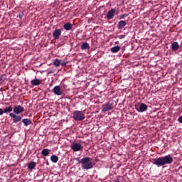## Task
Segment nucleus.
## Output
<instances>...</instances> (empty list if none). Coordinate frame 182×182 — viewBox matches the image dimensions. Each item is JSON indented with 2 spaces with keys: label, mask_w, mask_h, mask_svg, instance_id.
Instances as JSON below:
<instances>
[{
  "label": "nucleus",
  "mask_w": 182,
  "mask_h": 182,
  "mask_svg": "<svg viewBox=\"0 0 182 182\" xmlns=\"http://www.w3.org/2000/svg\"><path fill=\"white\" fill-rule=\"evenodd\" d=\"M173 157L170 155H166L165 156H161L159 158H154L151 160V164L160 168L164 165H170L173 163Z\"/></svg>",
  "instance_id": "f257e3e1"
},
{
  "label": "nucleus",
  "mask_w": 182,
  "mask_h": 182,
  "mask_svg": "<svg viewBox=\"0 0 182 182\" xmlns=\"http://www.w3.org/2000/svg\"><path fill=\"white\" fill-rule=\"evenodd\" d=\"M80 164H82V169L89 170L93 168V164H92L91 158L90 157L82 159L81 161H80Z\"/></svg>",
  "instance_id": "f03ea898"
},
{
  "label": "nucleus",
  "mask_w": 182,
  "mask_h": 182,
  "mask_svg": "<svg viewBox=\"0 0 182 182\" xmlns=\"http://www.w3.org/2000/svg\"><path fill=\"white\" fill-rule=\"evenodd\" d=\"M114 107H116V104L114 101H109L107 103L102 105V112L106 113L107 112L112 111Z\"/></svg>",
  "instance_id": "7ed1b4c3"
},
{
  "label": "nucleus",
  "mask_w": 182,
  "mask_h": 182,
  "mask_svg": "<svg viewBox=\"0 0 182 182\" xmlns=\"http://www.w3.org/2000/svg\"><path fill=\"white\" fill-rule=\"evenodd\" d=\"M73 119L75 121H82L85 120V114L79 110H75L73 112Z\"/></svg>",
  "instance_id": "20e7f679"
},
{
  "label": "nucleus",
  "mask_w": 182,
  "mask_h": 182,
  "mask_svg": "<svg viewBox=\"0 0 182 182\" xmlns=\"http://www.w3.org/2000/svg\"><path fill=\"white\" fill-rule=\"evenodd\" d=\"M70 149L75 152L80 151L82 149V146L79 143H73L70 145Z\"/></svg>",
  "instance_id": "39448f33"
},
{
  "label": "nucleus",
  "mask_w": 182,
  "mask_h": 182,
  "mask_svg": "<svg viewBox=\"0 0 182 182\" xmlns=\"http://www.w3.org/2000/svg\"><path fill=\"white\" fill-rule=\"evenodd\" d=\"M13 112L16 114H19L24 112V107L21 105L14 106V108H13Z\"/></svg>",
  "instance_id": "423d86ee"
},
{
  "label": "nucleus",
  "mask_w": 182,
  "mask_h": 182,
  "mask_svg": "<svg viewBox=\"0 0 182 182\" xmlns=\"http://www.w3.org/2000/svg\"><path fill=\"white\" fill-rule=\"evenodd\" d=\"M10 117H12L13 122L18 123L21 121H22V117H20L19 115H16L14 113H10L9 114Z\"/></svg>",
  "instance_id": "0eeeda50"
},
{
  "label": "nucleus",
  "mask_w": 182,
  "mask_h": 182,
  "mask_svg": "<svg viewBox=\"0 0 182 182\" xmlns=\"http://www.w3.org/2000/svg\"><path fill=\"white\" fill-rule=\"evenodd\" d=\"M147 105L145 103H140L139 106L136 107V110H137L138 112H144L147 110Z\"/></svg>",
  "instance_id": "6e6552de"
},
{
  "label": "nucleus",
  "mask_w": 182,
  "mask_h": 182,
  "mask_svg": "<svg viewBox=\"0 0 182 182\" xmlns=\"http://www.w3.org/2000/svg\"><path fill=\"white\" fill-rule=\"evenodd\" d=\"M12 111V106L6 107V108H4V109L0 108V116H1L4 114H8L9 113H11Z\"/></svg>",
  "instance_id": "1a4fd4ad"
},
{
  "label": "nucleus",
  "mask_w": 182,
  "mask_h": 182,
  "mask_svg": "<svg viewBox=\"0 0 182 182\" xmlns=\"http://www.w3.org/2000/svg\"><path fill=\"white\" fill-rule=\"evenodd\" d=\"M53 93L55 94V95L60 96L62 95L63 92L62 90H60V87L59 85H56L53 88L52 90Z\"/></svg>",
  "instance_id": "9d476101"
},
{
  "label": "nucleus",
  "mask_w": 182,
  "mask_h": 182,
  "mask_svg": "<svg viewBox=\"0 0 182 182\" xmlns=\"http://www.w3.org/2000/svg\"><path fill=\"white\" fill-rule=\"evenodd\" d=\"M114 13H116V9H111V10L109 11L108 13H107V19L112 20V18H114Z\"/></svg>",
  "instance_id": "9b49d317"
},
{
  "label": "nucleus",
  "mask_w": 182,
  "mask_h": 182,
  "mask_svg": "<svg viewBox=\"0 0 182 182\" xmlns=\"http://www.w3.org/2000/svg\"><path fill=\"white\" fill-rule=\"evenodd\" d=\"M61 35L62 31L60 29H55L54 32H53V38H54L55 40L59 39Z\"/></svg>",
  "instance_id": "f8f14e48"
},
{
  "label": "nucleus",
  "mask_w": 182,
  "mask_h": 182,
  "mask_svg": "<svg viewBox=\"0 0 182 182\" xmlns=\"http://www.w3.org/2000/svg\"><path fill=\"white\" fill-rule=\"evenodd\" d=\"M30 84H31L33 86H38L41 84V80L38 78H34L30 81Z\"/></svg>",
  "instance_id": "ddd939ff"
},
{
  "label": "nucleus",
  "mask_w": 182,
  "mask_h": 182,
  "mask_svg": "<svg viewBox=\"0 0 182 182\" xmlns=\"http://www.w3.org/2000/svg\"><path fill=\"white\" fill-rule=\"evenodd\" d=\"M171 48H172V50L174 52H176L177 50H178V49H179L178 43H177V41H173L172 43Z\"/></svg>",
  "instance_id": "4468645a"
},
{
  "label": "nucleus",
  "mask_w": 182,
  "mask_h": 182,
  "mask_svg": "<svg viewBox=\"0 0 182 182\" xmlns=\"http://www.w3.org/2000/svg\"><path fill=\"white\" fill-rule=\"evenodd\" d=\"M120 50H121L120 46H115L110 48L111 53H117L119 51H120Z\"/></svg>",
  "instance_id": "2eb2a0df"
},
{
  "label": "nucleus",
  "mask_w": 182,
  "mask_h": 182,
  "mask_svg": "<svg viewBox=\"0 0 182 182\" xmlns=\"http://www.w3.org/2000/svg\"><path fill=\"white\" fill-rule=\"evenodd\" d=\"M22 122L23 123V125H25V127H28L33 123L31 120L28 118L23 119Z\"/></svg>",
  "instance_id": "dca6fc26"
},
{
  "label": "nucleus",
  "mask_w": 182,
  "mask_h": 182,
  "mask_svg": "<svg viewBox=\"0 0 182 182\" xmlns=\"http://www.w3.org/2000/svg\"><path fill=\"white\" fill-rule=\"evenodd\" d=\"M125 26H127V22H125L124 21H120L118 23L117 28L118 29H123Z\"/></svg>",
  "instance_id": "f3484780"
},
{
  "label": "nucleus",
  "mask_w": 182,
  "mask_h": 182,
  "mask_svg": "<svg viewBox=\"0 0 182 182\" xmlns=\"http://www.w3.org/2000/svg\"><path fill=\"white\" fill-rule=\"evenodd\" d=\"M63 28L66 31H71L73 30V25L70 23H66L64 24Z\"/></svg>",
  "instance_id": "a211bd4d"
},
{
  "label": "nucleus",
  "mask_w": 182,
  "mask_h": 182,
  "mask_svg": "<svg viewBox=\"0 0 182 182\" xmlns=\"http://www.w3.org/2000/svg\"><path fill=\"white\" fill-rule=\"evenodd\" d=\"M53 65H54L55 67L58 68L61 65V60L58 59H55L53 62Z\"/></svg>",
  "instance_id": "6ab92c4d"
},
{
  "label": "nucleus",
  "mask_w": 182,
  "mask_h": 182,
  "mask_svg": "<svg viewBox=\"0 0 182 182\" xmlns=\"http://www.w3.org/2000/svg\"><path fill=\"white\" fill-rule=\"evenodd\" d=\"M41 154H42V156H44L45 157L48 156L50 154V150L48 149H44L43 150H42Z\"/></svg>",
  "instance_id": "aec40b11"
},
{
  "label": "nucleus",
  "mask_w": 182,
  "mask_h": 182,
  "mask_svg": "<svg viewBox=\"0 0 182 182\" xmlns=\"http://www.w3.org/2000/svg\"><path fill=\"white\" fill-rule=\"evenodd\" d=\"M6 80V75H2L0 76V86L3 85L4 82Z\"/></svg>",
  "instance_id": "412c9836"
},
{
  "label": "nucleus",
  "mask_w": 182,
  "mask_h": 182,
  "mask_svg": "<svg viewBox=\"0 0 182 182\" xmlns=\"http://www.w3.org/2000/svg\"><path fill=\"white\" fill-rule=\"evenodd\" d=\"M36 162L31 161L28 164V169L33 170L35 169Z\"/></svg>",
  "instance_id": "4be33fe9"
},
{
  "label": "nucleus",
  "mask_w": 182,
  "mask_h": 182,
  "mask_svg": "<svg viewBox=\"0 0 182 182\" xmlns=\"http://www.w3.org/2000/svg\"><path fill=\"white\" fill-rule=\"evenodd\" d=\"M90 48L89 43H83L81 45V50H87Z\"/></svg>",
  "instance_id": "5701e85b"
},
{
  "label": "nucleus",
  "mask_w": 182,
  "mask_h": 182,
  "mask_svg": "<svg viewBox=\"0 0 182 182\" xmlns=\"http://www.w3.org/2000/svg\"><path fill=\"white\" fill-rule=\"evenodd\" d=\"M50 161H52V162L54 164L58 163V156L57 155H52V156H50Z\"/></svg>",
  "instance_id": "b1692460"
},
{
  "label": "nucleus",
  "mask_w": 182,
  "mask_h": 182,
  "mask_svg": "<svg viewBox=\"0 0 182 182\" xmlns=\"http://www.w3.org/2000/svg\"><path fill=\"white\" fill-rule=\"evenodd\" d=\"M67 64H68V61H65V60L62 61L61 60V66L65 67L67 65Z\"/></svg>",
  "instance_id": "393cba45"
},
{
  "label": "nucleus",
  "mask_w": 182,
  "mask_h": 182,
  "mask_svg": "<svg viewBox=\"0 0 182 182\" xmlns=\"http://www.w3.org/2000/svg\"><path fill=\"white\" fill-rule=\"evenodd\" d=\"M23 17H24V13H23L22 11L19 12L18 18H23Z\"/></svg>",
  "instance_id": "a878e982"
},
{
  "label": "nucleus",
  "mask_w": 182,
  "mask_h": 182,
  "mask_svg": "<svg viewBox=\"0 0 182 182\" xmlns=\"http://www.w3.org/2000/svg\"><path fill=\"white\" fill-rule=\"evenodd\" d=\"M127 17V14H122V15L120 16L121 19L125 18Z\"/></svg>",
  "instance_id": "bb28decb"
},
{
  "label": "nucleus",
  "mask_w": 182,
  "mask_h": 182,
  "mask_svg": "<svg viewBox=\"0 0 182 182\" xmlns=\"http://www.w3.org/2000/svg\"><path fill=\"white\" fill-rule=\"evenodd\" d=\"M178 122L182 124V116L178 117Z\"/></svg>",
  "instance_id": "cd10ccee"
},
{
  "label": "nucleus",
  "mask_w": 182,
  "mask_h": 182,
  "mask_svg": "<svg viewBox=\"0 0 182 182\" xmlns=\"http://www.w3.org/2000/svg\"><path fill=\"white\" fill-rule=\"evenodd\" d=\"M124 37H125L124 35H121V36H120V39H123Z\"/></svg>",
  "instance_id": "c85d7f7f"
},
{
  "label": "nucleus",
  "mask_w": 182,
  "mask_h": 182,
  "mask_svg": "<svg viewBox=\"0 0 182 182\" xmlns=\"http://www.w3.org/2000/svg\"><path fill=\"white\" fill-rule=\"evenodd\" d=\"M52 73H53V71L48 72V74H52Z\"/></svg>",
  "instance_id": "c756f323"
},
{
  "label": "nucleus",
  "mask_w": 182,
  "mask_h": 182,
  "mask_svg": "<svg viewBox=\"0 0 182 182\" xmlns=\"http://www.w3.org/2000/svg\"><path fill=\"white\" fill-rule=\"evenodd\" d=\"M181 176H182V172H181Z\"/></svg>",
  "instance_id": "7c9ffc66"
}]
</instances>
